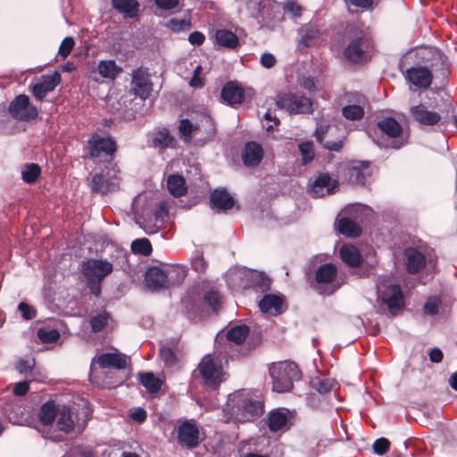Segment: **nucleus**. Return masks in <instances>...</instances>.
<instances>
[{
	"label": "nucleus",
	"mask_w": 457,
	"mask_h": 457,
	"mask_svg": "<svg viewBox=\"0 0 457 457\" xmlns=\"http://www.w3.org/2000/svg\"><path fill=\"white\" fill-rule=\"evenodd\" d=\"M226 406L229 419L238 423L253 422L264 413V402L245 389L229 394Z\"/></svg>",
	"instance_id": "obj_1"
},
{
	"label": "nucleus",
	"mask_w": 457,
	"mask_h": 457,
	"mask_svg": "<svg viewBox=\"0 0 457 457\" xmlns=\"http://www.w3.org/2000/svg\"><path fill=\"white\" fill-rule=\"evenodd\" d=\"M272 389L278 393L289 392L293 388L295 380L301 378L298 366L293 361H280L273 363L270 369Z\"/></svg>",
	"instance_id": "obj_2"
},
{
	"label": "nucleus",
	"mask_w": 457,
	"mask_h": 457,
	"mask_svg": "<svg viewBox=\"0 0 457 457\" xmlns=\"http://www.w3.org/2000/svg\"><path fill=\"white\" fill-rule=\"evenodd\" d=\"M374 51V43L370 36L360 32L354 36L344 49L345 59L353 64H364L370 61Z\"/></svg>",
	"instance_id": "obj_3"
},
{
	"label": "nucleus",
	"mask_w": 457,
	"mask_h": 457,
	"mask_svg": "<svg viewBox=\"0 0 457 457\" xmlns=\"http://www.w3.org/2000/svg\"><path fill=\"white\" fill-rule=\"evenodd\" d=\"M337 273L336 264L332 262L321 264L316 270L314 278L310 279V285L319 294L331 295L341 287L339 283H336Z\"/></svg>",
	"instance_id": "obj_4"
},
{
	"label": "nucleus",
	"mask_w": 457,
	"mask_h": 457,
	"mask_svg": "<svg viewBox=\"0 0 457 457\" xmlns=\"http://www.w3.org/2000/svg\"><path fill=\"white\" fill-rule=\"evenodd\" d=\"M198 371L204 385L212 390H217L225 380L226 373L220 361L212 354L204 355L198 364Z\"/></svg>",
	"instance_id": "obj_5"
},
{
	"label": "nucleus",
	"mask_w": 457,
	"mask_h": 457,
	"mask_svg": "<svg viewBox=\"0 0 457 457\" xmlns=\"http://www.w3.org/2000/svg\"><path fill=\"white\" fill-rule=\"evenodd\" d=\"M276 105L290 114H311L314 111L311 98L290 92L278 93L276 98Z\"/></svg>",
	"instance_id": "obj_6"
},
{
	"label": "nucleus",
	"mask_w": 457,
	"mask_h": 457,
	"mask_svg": "<svg viewBox=\"0 0 457 457\" xmlns=\"http://www.w3.org/2000/svg\"><path fill=\"white\" fill-rule=\"evenodd\" d=\"M86 150L90 159L104 158L111 162L117 152V144L112 137H102L93 133L87 141Z\"/></svg>",
	"instance_id": "obj_7"
},
{
	"label": "nucleus",
	"mask_w": 457,
	"mask_h": 457,
	"mask_svg": "<svg viewBox=\"0 0 457 457\" xmlns=\"http://www.w3.org/2000/svg\"><path fill=\"white\" fill-rule=\"evenodd\" d=\"M8 112L13 119L21 121H30L38 116L37 108L30 104L29 96L24 94L17 96L10 103Z\"/></svg>",
	"instance_id": "obj_8"
},
{
	"label": "nucleus",
	"mask_w": 457,
	"mask_h": 457,
	"mask_svg": "<svg viewBox=\"0 0 457 457\" xmlns=\"http://www.w3.org/2000/svg\"><path fill=\"white\" fill-rule=\"evenodd\" d=\"M178 443L187 449L196 448L204 440L197 422L191 419L181 422L177 428Z\"/></svg>",
	"instance_id": "obj_9"
},
{
	"label": "nucleus",
	"mask_w": 457,
	"mask_h": 457,
	"mask_svg": "<svg viewBox=\"0 0 457 457\" xmlns=\"http://www.w3.org/2000/svg\"><path fill=\"white\" fill-rule=\"evenodd\" d=\"M378 128L385 133L388 137L394 139L386 147L400 149L407 143V137L403 136V126L393 117H386L378 120Z\"/></svg>",
	"instance_id": "obj_10"
},
{
	"label": "nucleus",
	"mask_w": 457,
	"mask_h": 457,
	"mask_svg": "<svg viewBox=\"0 0 457 457\" xmlns=\"http://www.w3.org/2000/svg\"><path fill=\"white\" fill-rule=\"evenodd\" d=\"M131 90L142 100L150 97L154 84L151 81L147 68L139 67L132 71Z\"/></svg>",
	"instance_id": "obj_11"
},
{
	"label": "nucleus",
	"mask_w": 457,
	"mask_h": 457,
	"mask_svg": "<svg viewBox=\"0 0 457 457\" xmlns=\"http://www.w3.org/2000/svg\"><path fill=\"white\" fill-rule=\"evenodd\" d=\"M370 166L369 161H352L343 169L344 178L350 184L364 186L367 178L370 176Z\"/></svg>",
	"instance_id": "obj_12"
},
{
	"label": "nucleus",
	"mask_w": 457,
	"mask_h": 457,
	"mask_svg": "<svg viewBox=\"0 0 457 457\" xmlns=\"http://www.w3.org/2000/svg\"><path fill=\"white\" fill-rule=\"evenodd\" d=\"M83 274L86 278L104 280L113 270L111 262L103 259H87L82 264Z\"/></svg>",
	"instance_id": "obj_13"
},
{
	"label": "nucleus",
	"mask_w": 457,
	"mask_h": 457,
	"mask_svg": "<svg viewBox=\"0 0 457 457\" xmlns=\"http://www.w3.org/2000/svg\"><path fill=\"white\" fill-rule=\"evenodd\" d=\"M378 297L391 312L404 307L403 294L401 287L397 284H390L386 286L383 290H378Z\"/></svg>",
	"instance_id": "obj_14"
},
{
	"label": "nucleus",
	"mask_w": 457,
	"mask_h": 457,
	"mask_svg": "<svg viewBox=\"0 0 457 457\" xmlns=\"http://www.w3.org/2000/svg\"><path fill=\"white\" fill-rule=\"evenodd\" d=\"M405 79L420 89H427L431 86L433 75L428 67L414 66L403 73Z\"/></svg>",
	"instance_id": "obj_15"
},
{
	"label": "nucleus",
	"mask_w": 457,
	"mask_h": 457,
	"mask_svg": "<svg viewBox=\"0 0 457 457\" xmlns=\"http://www.w3.org/2000/svg\"><path fill=\"white\" fill-rule=\"evenodd\" d=\"M339 187L337 179H332L328 172L320 173L312 184L310 193L314 197H323L334 194Z\"/></svg>",
	"instance_id": "obj_16"
},
{
	"label": "nucleus",
	"mask_w": 457,
	"mask_h": 457,
	"mask_svg": "<svg viewBox=\"0 0 457 457\" xmlns=\"http://www.w3.org/2000/svg\"><path fill=\"white\" fill-rule=\"evenodd\" d=\"M337 128H333L330 126H319L315 129L314 136L318 143L321 144L324 148L328 151L339 152L344 146V139L345 137L341 136L337 137L336 140L334 139H326L327 136L332 137L334 135V131H338Z\"/></svg>",
	"instance_id": "obj_17"
},
{
	"label": "nucleus",
	"mask_w": 457,
	"mask_h": 457,
	"mask_svg": "<svg viewBox=\"0 0 457 457\" xmlns=\"http://www.w3.org/2000/svg\"><path fill=\"white\" fill-rule=\"evenodd\" d=\"M406 271L415 275L423 270L427 265L425 254L415 247H407L403 252Z\"/></svg>",
	"instance_id": "obj_18"
},
{
	"label": "nucleus",
	"mask_w": 457,
	"mask_h": 457,
	"mask_svg": "<svg viewBox=\"0 0 457 457\" xmlns=\"http://www.w3.org/2000/svg\"><path fill=\"white\" fill-rule=\"evenodd\" d=\"M410 114L413 120L421 126H434L441 120V115L438 112L428 110L423 104L411 106Z\"/></svg>",
	"instance_id": "obj_19"
},
{
	"label": "nucleus",
	"mask_w": 457,
	"mask_h": 457,
	"mask_svg": "<svg viewBox=\"0 0 457 457\" xmlns=\"http://www.w3.org/2000/svg\"><path fill=\"white\" fill-rule=\"evenodd\" d=\"M61 79V74L58 71H54L52 75L43 76L41 81L31 87L33 96L37 100H44L46 95L54 91L60 84Z\"/></svg>",
	"instance_id": "obj_20"
},
{
	"label": "nucleus",
	"mask_w": 457,
	"mask_h": 457,
	"mask_svg": "<svg viewBox=\"0 0 457 457\" xmlns=\"http://www.w3.org/2000/svg\"><path fill=\"white\" fill-rule=\"evenodd\" d=\"M234 205L235 200L226 188H216L211 192L210 206L215 212H227Z\"/></svg>",
	"instance_id": "obj_21"
},
{
	"label": "nucleus",
	"mask_w": 457,
	"mask_h": 457,
	"mask_svg": "<svg viewBox=\"0 0 457 457\" xmlns=\"http://www.w3.org/2000/svg\"><path fill=\"white\" fill-rule=\"evenodd\" d=\"M145 280L148 288L153 291L168 288L170 285L167 270H162L156 266L147 270Z\"/></svg>",
	"instance_id": "obj_22"
},
{
	"label": "nucleus",
	"mask_w": 457,
	"mask_h": 457,
	"mask_svg": "<svg viewBox=\"0 0 457 457\" xmlns=\"http://www.w3.org/2000/svg\"><path fill=\"white\" fill-rule=\"evenodd\" d=\"M128 357L118 352L105 353L96 357V361L101 369L112 368L115 370H123L126 368Z\"/></svg>",
	"instance_id": "obj_23"
},
{
	"label": "nucleus",
	"mask_w": 457,
	"mask_h": 457,
	"mask_svg": "<svg viewBox=\"0 0 457 457\" xmlns=\"http://www.w3.org/2000/svg\"><path fill=\"white\" fill-rule=\"evenodd\" d=\"M220 96L229 105L240 104L245 100V90L237 82L228 81L223 86Z\"/></svg>",
	"instance_id": "obj_24"
},
{
	"label": "nucleus",
	"mask_w": 457,
	"mask_h": 457,
	"mask_svg": "<svg viewBox=\"0 0 457 457\" xmlns=\"http://www.w3.org/2000/svg\"><path fill=\"white\" fill-rule=\"evenodd\" d=\"M263 158L262 145L254 141L247 142L242 152V160L247 167L258 166Z\"/></svg>",
	"instance_id": "obj_25"
},
{
	"label": "nucleus",
	"mask_w": 457,
	"mask_h": 457,
	"mask_svg": "<svg viewBox=\"0 0 457 457\" xmlns=\"http://www.w3.org/2000/svg\"><path fill=\"white\" fill-rule=\"evenodd\" d=\"M259 308L264 313L277 316L285 311L284 300L280 295L267 294L260 300Z\"/></svg>",
	"instance_id": "obj_26"
},
{
	"label": "nucleus",
	"mask_w": 457,
	"mask_h": 457,
	"mask_svg": "<svg viewBox=\"0 0 457 457\" xmlns=\"http://www.w3.org/2000/svg\"><path fill=\"white\" fill-rule=\"evenodd\" d=\"M112 6L125 19H133L138 15L140 4L137 0H112Z\"/></svg>",
	"instance_id": "obj_27"
},
{
	"label": "nucleus",
	"mask_w": 457,
	"mask_h": 457,
	"mask_svg": "<svg viewBox=\"0 0 457 457\" xmlns=\"http://www.w3.org/2000/svg\"><path fill=\"white\" fill-rule=\"evenodd\" d=\"M57 428L60 431L69 434L74 429L75 420L71 408L67 405L59 407L57 412Z\"/></svg>",
	"instance_id": "obj_28"
},
{
	"label": "nucleus",
	"mask_w": 457,
	"mask_h": 457,
	"mask_svg": "<svg viewBox=\"0 0 457 457\" xmlns=\"http://www.w3.org/2000/svg\"><path fill=\"white\" fill-rule=\"evenodd\" d=\"M59 407L54 400L44 403L37 414L40 423L44 426L52 425L56 419Z\"/></svg>",
	"instance_id": "obj_29"
},
{
	"label": "nucleus",
	"mask_w": 457,
	"mask_h": 457,
	"mask_svg": "<svg viewBox=\"0 0 457 457\" xmlns=\"http://www.w3.org/2000/svg\"><path fill=\"white\" fill-rule=\"evenodd\" d=\"M340 257L348 266L356 268L361 264L362 257L357 247L351 245H343L340 249Z\"/></svg>",
	"instance_id": "obj_30"
},
{
	"label": "nucleus",
	"mask_w": 457,
	"mask_h": 457,
	"mask_svg": "<svg viewBox=\"0 0 457 457\" xmlns=\"http://www.w3.org/2000/svg\"><path fill=\"white\" fill-rule=\"evenodd\" d=\"M216 42L219 46L236 49L239 45L238 37L231 30L226 29H220L215 33Z\"/></svg>",
	"instance_id": "obj_31"
},
{
	"label": "nucleus",
	"mask_w": 457,
	"mask_h": 457,
	"mask_svg": "<svg viewBox=\"0 0 457 457\" xmlns=\"http://www.w3.org/2000/svg\"><path fill=\"white\" fill-rule=\"evenodd\" d=\"M167 187L170 193L176 197L183 196L187 192L186 180L183 176L179 174H172L168 177Z\"/></svg>",
	"instance_id": "obj_32"
},
{
	"label": "nucleus",
	"mask_w": 457,
	"mask_h": 457,
	"mask_svg": "<svg viewBox=\"0 0 457 457\" xmlns=\"http://www.w3.org/2000/svg\"><path fill=\"white\" fill-rule=\"evenodd\" d=\"M337 229L339 233L348 237H357L361 236L362 232L360 225L349 218H341L338 220Z\"/></svg>",
	"instance_id": "obj_33"
},
{
	"label": "nucleus",
	"mask_w": 457,
	"mask_h": 457,
	"mask_svg": "<svg viewBox=\"0 0 457 457\" xmlns=\"http://www.w3.org/2000/svg\"><path fill=\"white\" fill-rule=\"evenodd\" d=\"M175 138L167 128H163L154 134L152 146L166 149L174 145Z\"/></svg>",
	"instance_id": "obj_34"
},
{
	"label": "nucleus",
	"mask_w": 457,
	"mask_h": 457,
	"mask_svg": "<svg viewBox=\"0 0 457 457\" xmlns=\"http://www.w3.org/2000/svg\"><path fill=\"white\" fill-rule=\"evenodd\" d=\"M178 129L181 139L187 144L192 141L194 135L198 134V129H200L201 127H198V123L194 124L188 119H181L179 122Z\"/></svg>",
	"instance_id": "obj_35"
},
{
	"label": "nucleus",
	"mask_w": 457,
	"mask_h": 457,
	"mask_svg": "<svg viewBox=\"0 0 457 457\" xmlns=\"http://www.w3.org/2000/svg\"><path fill=\"white\" fill-rule=\"evenodd\" d=\"M198 127H201V129H198V134L203 136L202 139L204 141H210L214 138L217 132L216 125L210 115H204L198 123Z\"/></svg>",
	"instance_id": "obj_36"
},
{
	"label": "nucleus",
	"mask_w": 457,
	"mask_h": 457,
	"mask_svg": "<svg viewBox=\"0 0 457 457\" xmlns=\"http://www.w3.org/2000/svg\"><path fill=\"white\" fill-rule=\"evenodd\" d=\"M249 328L246 325H237L229 328L225 337L228 342L236 345L243 344L249 335Z\"/></svg>",
	"instance_id": "obj_37"
},
{
	"label": "nucleus",
	"mask_w": 457,
	"mask_h": 457,
	"mask_svg": "<svg viewBox=\"0 0 457 457\" xmlns=\"http://www.w3.org/2000/svg\"><path fill=\"white\" fill-rule=\"evenodd\" d=\"M138 378L140 384L151 394L157 393L162 386V381L153 372L139 373Z\"/></svg>",
	"instance_id": "obj_38"
},
{
	"label": "nucleus",
	"mask_w": 457,
	"mask_h": 457,
	"mask_svg": "<svg viewBox=\"0 0 457 457\" xmlns=\"http://www.w3.org/2000/svg\"><path fill=\"white\" fill-rule=\"evenodd\" d=\"M97 71L103 78L114 79L121 72V68L117 66L114 60H108L100 61Z\"/></svg>",
	"instance_id": "obj_39"
},
{
	"label": "nucleus",
	"mask_w": 457,
	"mask_h": 457,
	"mask_svg": "<svg viewBox=\"0 0 457 457\" xmlns=\"http://www.w3.org/2000/svg\"><path fill=\"white\" fill-rule=\"evenodd\" d=\"M287 422V416L280 411H272L268 416V428L271 432L281 430Z\"/></svg>",
	"instance_id": "obj_40"
},
{
	"label": "nucleus",
	"mask_w": 457,
	"mask_h": 457,
	"mask_svg": "<svg viewBox=\"0 0 457 457\" xmlns=\"http://www.w3.org/2000/svg\"><path fill=\"white\" fill-rule=\"evenodd\" d=\"M310 386L318 393L325 395L328 394L332 390L334 384L329 378L314 377L311 379Z\"/></svg>",
	"instance_id": "obj_41"
},
{
	"label": "nucleus",
	"mask_w": 457,
	"mask_h": 457,
	"mask_svg": "<svg viewBox=\"0 0 457 457\" xmlns=\"http://www.w3.org/2000/svg\"><path fill=\"white\" fill-rule=\"evenodd\" d=\"M110 319L111 315L106 311H104L102 313L91 317L89 320L91 330L94 333L101 332L107 326Z\"/></svg>",
	"instance_id": "obj_42"
},
{
	"label": "nucleus",
	"mask_w": 457,
	"mask_h": 457,
	"mask_svg": "<svg viewBox=\"0 0 457 457\" xmlns=\"http://www.w3.org/2000/svg\"><path fill=\"white\" fill-rule=\"evenodd\" d=\"M270 286L271 280L262 273H258L252 278L251 287L255 292L265 293L270 289Z\"/></svg>",
	"instance_id": "obj_43"
},
{
	"label": "nucleus",
	"mask_w": 457,
	"mask_h": 457,
	"mask_svg": "<svg viewBox=\"0 0 457 457\" xmlns=\"http://www.w3.org/2000/svg\"><path fill=\"white\" fill-rule=\"evenodd\" d=\"M41 174V168L37 163L26 164L24 170L21 171L22 179L28 184L35 183Z\"/></svg>",
	"instance_id": "obj_44"
},
{
	"label": "nucleus",
	"mask_w": 457,
	"mask_h": 457,
	"mask_svg": "<svg viewBox=\"0 0 457 457\" xmlns=\"http://www.w3.org/2000/svg\"><path fill=\"white\" fill-rule=\"evenodd\" d=\"M131 250L134 253L149 256L153 251L152 245L147 238H138L132 242Z\"/></svg>",
	"instance_id": "obj_45"
},
{
	"label": "nucleus",
	"mask_w": 457,
	"mask_h": 457,
	"mask_svg": "<svg viewBox=\"0 0 457 457\" xmlns=\"http://www.w3.org/2000/svg\"><path fill=\"white\" fill-rule=\"evenodd\" d=\"M301 156H302V164L307 165L310 163L315 156L314 145L311 141L302 142L298 145Z\"/></svg>",
	"instance_id": "obj_46"
},
{
	"label": "nucleus",
	"mask_w": 457,
	"mask_h": 457,
	"mask_svg": "<svg viewBox=\"0 0 457 457\" xmlns=\"http://www.w3.org/2000/svg\"><path fill=\"white\" fill-rule=\"evenodd\" d=\"M343 116L349 120H359L364 116V110L357 104H350L343 107Z\"/></svg>",
	"instance_id": "obj_47"
},
{
	"label": "nucleus",
	"mask_w": 457,
	"mask_h": 457,
	"mask_svg": "<svg viewBox=\"0 0 457 457\" xmlns=\"http://www.w3.org/2000/svg\"><path fill=\"white\" fill-rule=\"evenodd\" d=\"M442 304V299L438 295H430L428 297L423 306V312L429 316H435L438 313L439 307Z\"/></svg>",
	"instance_id": "obj_48"
},
{
	"label": "nucleus",
	"mask_w": 457,
	"mask_h": 457,
	"mask_svg": "<svg viewBox=\"0 0 457 457\" xmlns=\"http://www.w3.org/2000/svg\"><path fill=\"white\" fill-rule=\"evenodd\" d=\"M168 277L170 276V280L172 284H180L187 276V268L183 265H174L167 270Z\"/></svg>",
	"instance_id": "obj_49"
},
{
	"label": "nucleus",
	"mask_w": 457,
	"mask_h": 457,
	"mask_svg": "<svg viewBox=\"0 0 457 457\" xmlns=\"http://www.w3.org/2000/svg\"><path fill=\"white\" fill-rule=\"evenodd\" d=\"M167 27L173 32H180V31H187L189 30L192 27L191 20L188 19H181L179 20L177 18L170 19L168 23Z\"/></svg>",
	"instance_id": "obj_50"
},
{
	"label": "nucleus",
	"mask_w": 457,
	"mask_h": 457,
	"mask_svg": "<svg viewBox=\"0 0 457 457\" xmlns=\"http://www.w3.org/2000/svg\"><path fill=\"white\" fill-rule=\"evenodd\" d=\"M37 337L43 343H54L60 338V333L57 329L54 328L47 329L45 328H40L37 330Z\"/></svg>",
	"instance_id": "obj_51"
},
{
	"label": "nucleus",
	"mask_w": 457,
	"mask_h": 457,
	"mask_svg": "<svg viewBox=\"0 0 457 457\" xmlns=\"http://www.w3.org/2000/svg\"><path fill=\"white\" fill-rule=\"evenodd\" d=\"M204 302L208 304L213 312H218L220 307V295L216 291H208L204 295Z\"/></svg>",
	"instance_id": "obj_52"
},
{
	"label": "nucleus",
	"mask_w": 457,
	"mask_h": 457,
	"mask_svg": "<svg viewBox=\"0 0 457 457\" xmlns=\"http://www.w3.org/2000/svg\"><path fill=\"white\" fill-rule=\"evenodd\" d=\"M160 357L167 367H172L177 363L176 354L170 347H162L160 349Z\"/></svg>",
	"instance_id": "obj_53"
},
{
	"label": "nucleus",
	"mask_w": 457,
	"mask_h": 457,
	"mask_svg": "<svg viewBox=\"0 0 457 457\" xmlns=\"http://www.w3.org/2000/svg\"><path fill=\"white\" fill-rule=\"evenodd\" d=\"M92 190L100 193H106L108 181L102 174H96L92 178Z\"/></svg>",
	"instance_id": "obj_54"
},
{
	"label": "nucleus",
	"mask_w": 457,
	"mask_h": 457,
	"mask_svg": "<svg viewBox=\"0 0 457 457\" xmlns=\"http://www.w3.org/2000/svg\"><path fill=\"white\" fill-rule=\"evenodd\" d=\"M74 46L75 41L72 37H64L59 46L58 54L62 58H66L71 53Z\"/></svg>",
	"instance_id": "obj_55"
},
{
	"label": "nucleus",
	"mask_w": 457,
	"mask_h": 457,
	"mask_svg": "<svg viewBox=\"0 0 457 457\" xmlns=\"http://www.w3.org/2000/svg\"><path fill=\"white\" fill-rule=\"evenodd\" d=\"M390 441L387 438L380 437L373 443V452L378 455H383L386 453L390 449Z\"/></svg>",
	"instance_id": "obj_56"
},
{
	"label": "nucleus",
	"mask_w": 457,
	"mask_h": 457,
	"mask_svg": "<svg viewBox=\"0 0 457 457\" xmlns=\"http://www.w3.org/2000/svg\"><path fill=\"white\" fill-rule=\"evenodd\" d=\"M319 35V30L314 28H306L302 29L301 34V44L306 47L311 46V41L317 37Z\"/></svg>",
	"instance_id": "obj_57"
},
{
	"label": "nucleus",
	"mask_w": 457,
	"mask_h": 457,
	"mask_svg": "<svg viewBox=\"0 0 457 457\" xmlns=\"http://www.w3.org/2000/svg\"><path fill=\"white\" fill-rule=\"evenodd\" d=\"M347 4L362 10H373L377 5V0H345Z\"/></svg>",
	"instance_id": "obj_58"
},
{
	"label": "nucleus",
	"mask_w": 457,
	"mask_h": 457,
	"mask_svg": "<svg viewBox=\"0 0 457 457\" xmlns=\"http://www.w3.org/2000/svg\"><path fill=\"white\" fill-rule=\"evenodd\" d=\"M18 310L21 312L22 318L26 320H33L37 316L36 310L24 302L19 303Z\"/></svg>",
	"instance_id": "obj_59"
},
{
	"label": "nucleus",
	"mask_w": 457,
	"mask_h": 457,
	"mask_svg": "<svg viewBox=\"0 0 457 457\" xmlns=\"http://www.w3.org/2000/svg\"><path fill=\"white\" fill-rule=\"evenodd\" d=\"M192 269L198 273H204L207 270L208 263L203 254L195 257L191 262Z\"/></svg>",
	"instance_id": "obj_60"
},
{
	"label": "nucleus",
	"mask_w": 457,
	"mask_h": 457,
	"mask_svg": "<svg viewBox=\"0 0 457 457\" xmlns=\"http://www.w3.org/2000/svg\"><path fill=\"white\" fill-rule=\"evenodd\" d=\"M284 10L292 13L294 17H300L303 12L302 6L293 0H289L285 3Z\"/></svg>",
	"instance_id": "obj_61"
},
{
	"label": "nucleus",
	"mask_w": 457,
	"mask_h": 457,
	"mask_svg": "<svg viewBox=\"0 0 457 457\" xmlns=\"http://www.w3.org/2000/svg\"><path fill=\"white\" fill-rule=\"evenodd\" d=\"M87 287L90 290V292L96 295L99 296L101 295L102 291V283L104 280L100 279H93V278H86Z\"/></svg>",
	"instance_id": "obj_62"
},
{
	"label": "nucleus",
	"mask_w": 457,
	"mask_h": 457,
	"mask_svg": "<svg viewBox=\"0 0 457 457\" xmlns=\"http://www.w3.org/2000/svg\"><path fill=\"white\" fill-rule=\"evenodd\" d=\"M29 390V383L28 381H21L16 383L13 387V394L17 396L25 395Z\"/></svg>",
	"instance_id": "obj_63"
},
{
	"label": "nucleus",
	"mask_w": 457,
	"mask_h": 457,
	"mask_svg": "<svg viewBox=\"0 0 457 457\" xmlns=\"http://www.w3.org/2000/svg\"><path fill=\"white\" fill-rule=\"evenodd\" d=\"M204 40L205 36L200 31H194L188 37V41L193 46H202Z\"/></svg>",
	"instance_id": "obj_64"
}]
</instances>
